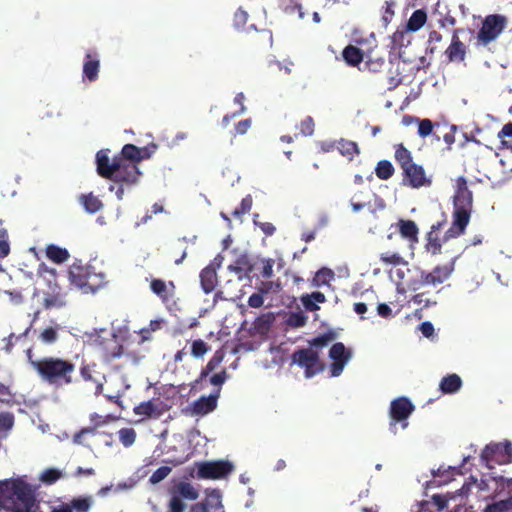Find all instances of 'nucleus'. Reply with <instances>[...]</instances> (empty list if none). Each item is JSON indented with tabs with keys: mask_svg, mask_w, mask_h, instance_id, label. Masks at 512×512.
<instances>
[{
	"mask_svg": "<svg viewBox=\"0 0 512 512\" xmlns=\"http://www.w3.org/2000/svg\"><path fill=\"white\" fill-rule=\"evenodd\" d=\"M36 487L22 478L0 480V512H38Z\"/></svg>",
	"mask_w": 512,
	"mask_h": 512,
	"instance_id": "f03ea898",
	"label": "nucleus"
},
{
	"mask_svg": "<svg viewBox=\"0 0 512 512\" xmlns=\"http://www.w3.org/2000/svg\"><path fill=\"white\" fill-rule=\"evenodd\" d=\"M380 261L384 265H392L394 267L403 266L407 275L408 262L402 257L399 251H387L380 254Z\"/></svg>",
	"mask_w": 512,
	"mask_h": 512,
	"instance_id": "2f4dec72",
	"label": "nucleus"
},
{
	"mask_svg": "<svg viewBox=\"0 0 512 512\" xmlns=\"http://www.w3.org/2000/svg\"><path fill=\"white\" fill-rule=\"evenodd\" d=\"M96 427H85L73 435L72 441L77 445H86V438L96 436Z\"/></svg>",
	"mask_w": 512,
	"mask_h": 512,
	"instance_id": "a18cd8bd",
	"label": "nucleus"
},
{
	"mask_svg": "<svg viewBox=\"0 0 512 512\" xmlns=\"http://www.w3.org/2000/svg\"><path fill=\"white\" fill-rule=\"evenodd\" d=\"M396 228V231L388 235V239L394 240L398 249H412L418 242V226H396Z\"/></svg>",
	"mask_w": 512,
	"mask_h": 512,
	"instance_id": "f3484780",
	"label": "nucleus"
},
{
	"mask_svg": "<svg viewBox=\"0 0 512 512\" xmlns=\"http://www.w3.org/2000/svg\"><path fill=\"white\" fill-rule=\"evenodd\" d=\"M224 352L223 350H217L211 359L206 364L205 368H203L200 372L199 377L192 383L191 388L194 390L202 388V382L208 377V375L214 371L223 361Z\"/></svg>",
	"mask_w": 512,
	"mask_h": 512,
	"instance_id": "cd10ccee",
	"label": "nucleus"
},
{
	"mask_svg": "<svg viewBox=\"0 0 512 512\" xmlns=\"http://www.w3.org/2000/svg\"><path fill=\"white\" fill-rule=\"evenodd\" d=\"M219 396L220 389H215V391L209 396H201L192 403V414L196 416H203L214 411L217 407V400Z\"/></svg>",
	"mask_w": 512,
	"mask_h": 512,
	"instance_id": "b1692460",
	"label": "nucleus"
},
{
	"mask_svg": "<svg viewBox=\"0 0 512 512\" xmlns=\"http://www.w3.org/2000/svg\"><path fill=\"white\" fill-rule=\"evenodd\" d=\"M121 158L126 162L137 163L141 161L140 148L134 144H125L121 150Z\"/></svg>",
	"mask_w": 512,
	"mask_h": 512,
	"instance_id": "ea45409f",
	"label": "nucleus"
},
{
	"mask_svg": "<svg viewBox=\"0 0 512 512\" xmlns=\"http://www.w3.org/2000/svg\"><path fill=\"white\" fill-rule=\"evenodd\" d=\"M151 292L157 296L163 304L173 303L176 297V285L173 281H165L152 277L149 281Z\"/></svg>",
	"mask_w": 512,
	"mask_h": 512,
	"instance_id": "412c9836",
	"label": "nucleus"
},
{
	"mask_svg": "<svg viewBox=\"0 0 512 512\" xmlns=\"http://www.w3.org/2000/svg\"><path fill=\"white\" fill-rule=\"evenodd\" d=\"M315 123L311 116H307L300 122L299 129L303 136H311L314 133Z\"/></svg>",
	"mask_w": 512,
	"mask_h": 512,
	"instance_id": "4d7b16f0",
	"label": "nucleus"
},
{
	"mask_svg": "<svg viewBox=\"0 0 512 512\" xmlns=\"http://www.w3.org/2000/svg\"><path fill=\"white\" fill-rule=\"evenodd\" d=\"M426 21V11L423 9H417L412 13L405 27H407V30L410 32H416L424 26Z\"/></svg>",
	"mask_w": 512,
	"mask_h": 512,
	"instance_id": "f704fd0d",
	"label": "nucleus"
},
{
	"mask_svg": "<svg viewBox=\"0 0 512 512\" xmlns=\"http://www.w3.org/2000/svg\"><path fill=\"white\" fill-rule=\"evenodd\" d=\"M334 273L332 270L328 268L320 269L315 276V281L318 285L327 284L331 279H333Z\"/></svg>",
	"mask_w": 512,
	"mask_h": 512,
	"instance_id": "13d9d810",
	"label": "nucleus"
},
{
	"mask_svg": "<svg viewBox=\"0 0 512 512\" xmlns=\"http://www.w3.org/2000/svg\"><path fill=\"white\" fill-rule=\"evenodd\" d=\"M342 57L347 65L356 67L362 63L364 54L360 48L350 44L343 49Z\"/></svg>",
	"mask_w": 512,
	"mask_h": 512,
	"instance_id": "c756f323",
	"label": "nucleus"
},
{
	"mask_svg": "<svg viewBox=\"0 0 512 512\" xmlns=\"http://www.w3.org/2000/svg\"><path fill=\"white\" fill-rule=\"evenodd\" d=\"M445 54L450 62H461L466 56V46L460 40L458 31L454 30L451 43L445 51Z\"/></svg>",
	"mask_w": 512,
	"mask_h": 512,
	"instance_id": "c85d7f7f",
	"label": "nucleus"
},
{
	"mask_svg": "<svg viewBox=\"0 0 512 512\" xmlns=\"http://www.w3.org/2000/svg\"><path fill=\"white\" fill-rule=\"evenodd\" d=\"M171 409V404L164 401L161 397H153L148 401L139 403L133 411L138 416L146 418H159L165 412Z\"/></svg>",
	"mask_w": 512,
	"mask_h": 512,
	"instance_id": "dca6fc26",
	"label": "nucleus"
},
{
	"mask_svg": "<svg viewBox=\"0 0 512 512\" xmlns=\"http://www.w3.org/2000/svg\"><path fill=\"white\" fill-rule=\"evenodd\" d=\"M473 211V195L468 188L467 179L459 176L456 179L453 195L452 224H468Z\"/></svg>",
	"mask_w": 512,
	"mask_h": 512,
	"instance_id": "423d86ee",
	"label": "nucleus"
},
{
	"mask_svg": "<svg viewBox=\"0 0 512 512\" xmlns=\"http://www.w3.org/2000/svg\"><path fill=\"white\" fill-rule=\"evenodd\" d=\"M46 256L51 261L60 264L69 258V253L65 248L51 244L46 248Z\"/></svg>",
	"mask_w": 512,
	"mask_h": 512,
	"instance_id": "e433bc0d",
	"label": "nucleus"
},
{
	"mask_svg": "<svg viewBox=\"0 0 512 512\" xmlns=\"http://www.w3.org/2000/svg\"><path fill=\"white\" fill-rule=\"evenodd\" d=\"M10 253L8 241V232L5 228H0V258H5Z\"/></svg>",
	"mask_w": 512,
	"mask_h": 512,
	"instance_id": "5fc2aeb1",
	"label": "nucleus"
},
{
	"mask_svg": "<svg viewBox=\"0 0 512 512\" xmlns=\"http://www.w3.org/2000/svg\"><path fill=\"white\" fill-rule=\"evenodd\" d=\"M394 2L391 1V0H386L384 2V5L382 6V22L384 23L385 26H387L393 16H394Z\"/></svg>",
	"mask_w": 512,
	"mask_h": 512,
	"instance_id": "603ef678",
	"label": "nucleus"
},
{
	"mask_svg": "<svg viewBox=\"0 0 512 512\" xmlns=\"http://www.w3.org/2000/svg\"><path fill=\"white\" fill-rule=\"evenodd\" d=\"M197 477L199 479H221L228 476L234 469L227 460L206 461L197 463Z\"/></svg>",
	"mask_w": 512,
	"mask_h": 512,
	"instance_id": "2eb2a0df",
	"label": "nucleus"
},
{
	"mask_svg": "<svg viewBox=\"0 0 512 512\" xmlns=\"http://www.w3.org/2000/svg\"><path fill=\"white\" fill-rule=\"evenodd\" d=\"M508 23V17L503 14H489L485 16L475 36L476 48H483L489 52H493L495 42L505 31Z\"/></svg>",
	"mask_w": 512,
	"mask_h": 512,
	"instance_id": "39448f33",
	"label": "nucleus"
},
{
	"mask_svg": "<svg viewBox=\"0 0 512 512\" xmlns=\"http://www.w3.org/2000/svg\"><path fill=\"white\" fill-rule=\"evenodd\" d=\"M351 356V351L347 350L342 342L333 344L329 350V357L333 360L330 366L331 376L337 377L341 375Z\"/></svg>",
	"mask_w": 512,
	"mask_h": 512,
	"instance_id": "aec40b11",
	"label": "nucleus"
},
{
	"mask_svg": "<svg viewBox=\"0 0 512 512\" xmlns=\"http://www.w3.org/2000/svg\"><path fill=\"white\" fill-rule=\"evenodd\" d=\"M171 468L168 466H161L156 469L149 478L151 484H157L164 480L171 472Z\"/></svg>",
	"mask_w": 512,
	"mask_h": 512,
	"instance_id": "864d4df0",
	"label": "nucleus"
},
{
	"mask_svg": "<svg viewBox=\"0 0 512 512\" xmlns=\"http://www.w3.org/2000/svg\"><path fill=\"white\" fill-rule=\"evenodd\" d=\"M337 149L342 156L349 160H352L356 155L360 153L358 144L356 142L343 138L337 142Z\"/></svg>",
	"mask_w": 512,
	"mask_h": 512,
	"instance_id": "c9c22d12",
	"label": "nucleus"
},
{
	"mask_svg": "<svg viewBox=\"0 0 512 512\" xmlns=\"http://www.w3.org/2000/svg\"><path fill=\"white\" fill-rule=\"evenodd\" d=\"M386 66L387 63L384 58L368 55L363 70H367L371 73H379L382 72Z\"/></svg>",
	"mask_w": 512,
	"mask_h": 512,
	"instance_id": "a19ab883",
	"label": "nucleus"
},
{
	"mask_svg": "<svg viewBox=\"0 0 512 512\" xmlns=\"http://www.w3.org/2000/svg\"><path fill=\"white\" fill-rule=\"evenodd\" d=\"M443 226H431V230L427 233L425 248L432 255L441 253V248L449 240L457 238L465 233L466 226H450L446 231L442 230Z\"/></svg>",
	"mask_w": 512,
	"mask_h": 512,
	"instance_id": "6e6552de",
	"label": "nucleus"
},
{
	"mask_svg": "<svg viewBox=\"0 0 512 512\" xmlns=\"http://www.w3.org/2000/svg\"><path fill=\"white\" fill-rule=\"evenodd\" d=\"M307 316L303 313H292L288 319V323L294 327H302L306 324Z\"/></svg>",
	"mask_w": 512,
	"mask_h": 512,
	"instance_id": "052dcab7",
	"label": "nucleus"
},
{
	"mask_svg": "<svg viewBox=\"0 0 512 512\" xmlns=\"http://www.w3.org/2000/svg\"><path fill=\"white\" fill-rule=\"evenodd\" d=\"M334 339V335L332 333L322 334L311 341H309L310 348H323L327 346Z\"/></svg>",
	"mask_w": 512,
	"mask_h": 512,
	"instance_id": "8fccbe9b",
	"label": "nucleus"
},
{
	"mask_svg": "<svg viewBox=\"0 0 512 512\" xmlns=\"http://www.w3.org/2000/svg\"><path fill=\"white\" fill-rule=\"evenodd\" d=\"M462 380L457 374H449L442 378L439 388L444 394H453L460 390Z\"/></svg>",
	"mask_w": 512,
	"mask_h": 512,
	"instance_id": "473e14b6",
	"label": "nucleus"
},
{
	"mask_svg": "<svg viewBox=\"0 0 512 512\" xmlns=\"http://www.w3.org/2000/svg\"><path fill=\"white\" fill-rule=\"evenodd\" d=\"M511 504L512 503L509 500H500L498 502L488 504L485 507L484 512H506L509 510Z\"/></svg>",
	"mask_w": 512,
	"mask_h": 512,
	"instance_id": "6e6d98bb",
	"label": "nucleus"
},
{
	"mask_svg": "<svg viewBox=\"0 0 512 512\" xmlns=\"http://www.w3.org/2000/svg\"><path fill=\"white\" fill-rule=\"evenodd\" d=\"M80 204L88 213H96L103 207L102 201L93 193L81 194L78 198Z\"/></svg>",
	"mask_w": 512,
	"mask_h": 512,
	"instance_id": "72a5a7b5",
	"label": "nucleus"
},
{
	"mask_svg": "<svg viewBox=\"0 0 512 512\" xmlns=\"http://www.w3.org/2000/svg\"><path fill=\"white\" fill-rule=\"evenodd\" d=\"M414 409L413 403L407 397H399L391 401L389 409L390 430L396 433L397 423H401L402 428L405 429L408 426L407 419Z\"/></svg>",
	"mask_w": 512,
	"mask_h": 512,
	"instance_id": "f8f14e48",
	"label": "nucleus"
},
{
	"mask_svg": "<svg viewBox=\"0 0 512 512\" xmlns=\"http://www.w3.org/2000/svg\"><path fill=\"white\" fill-rule=\"evenodd\" d=\"M481 459L486 464L495 462L498 464L512 463V443L508 440L500 443H490L481 452Z\"/></svg>",
	"mask_w": 512,
	"mask_h": 512,
	"instance_id": "ddd939ff",
	"label": "nucleus"
},
{
	"mask_svg": "<svg viewBox=\"0 0 512 512\" xmlns=\"http://www.w3.org/2000/svg\"><path fill=\"white\" fill-rule=\"evenodd\" d=\"M94 504L92 496H78L69 502L53 506L50 512H89Z\"/></svg>",
	"mask_w": 512,
	"mask_h": 512,
	"instance_id": "5701e85b",
	"label": "nucleus"
},
{
	"mask_svg": "<svg viewBox=\"0 0 512 512\" xmlns=\"http://www.w3.org/2000/svg\"><path fill=\"white\" fill-rule=\"evenodd\" d=\"M227 378V373L225 370L220 373H216L210 377V383L216 387V389L221 390L222 384L225 382Z\"/></svg>",
	"mask_w": 512,
	"mask_h": 512,
	"instance_id": "e2e57ef3",
	"label": "nucleus"
},
{
	"mask_svg": "<svg viewBox=\"0 0 512 512\" xmlns=\"http://www.w3.org/2000/svg\"><path fill=\"white\" fill-rule=\"evenodd\" d=\"M40 276L47 285V289L43 290V307L50 310L65 306L66 294L58 285L54 270L45 269Z\"/></svg>",
	"mask_w": 512,
	"mask_h": 512,
	"instance_id": "0eeeda50",
	"label": "nucleus"
},
{
	"mask_svg": "<svg viewBox=\"0 0 512 512\" xmlns=\"http://www.w3.org/2000/svg\"><path fill=\"white\" fill-rule=\"evenodd\" d=\"M118 434L120 442L125 447H130L136 440V432L133 428H122Z\"/></svg>",
	"mask_w": 512,
	"mask_h": 512,
	"instance_id": "49530a36",
	"label": "nucleus"
},
{
	"mask_svg": "<svg viewBox=\"0 0 512 512\" xmlns=\"http://www.w3.org/2000/svg\"><path fill=\"white\" fill-rule=\"evenodd\" d=\"M432 502L437 507V511H442L448 506V498L444 495L435 494L432 496Z\"/></svg>",
	"mask_w": 512,
	"mask_h": 512,
	"instance_id": "0e129e2a",
	"label": "nucleus"
},
{
	"mask_svg": "<svg viewBox=\"0 0 512 512\" xmlns=\"http://www.w3.org/2000/svg\"><path fill=\"white\" fill-rule=\"evenodd\" d=\"M15 418L11 412L0 413V432H7L14 426Z\"/></svg>",
	"mask_w": 512,
	"mask_h": 512,
	"instance_id": "09e8293b",
	"label": "nucleus"
},
{
	"mask_svg": "<svg viewBox=\"0 0 512 512\" xmlns=\"http://www.w3.org/2000/svg\"><path fill=\"white\" fill-rule=\"evenodd\" d=\"M377 313L380 317L388 319L393 316L391 308L386 303H380L377 306Z\"/></svg>",
	"mask_w": 512,
	"mask_h": 512,
	"instance_id": "774afa93",
	"label": "nucleus"
},
{
	"mask_svg": "<svg viewBox=\"0 0 512 512\" xmlns=\"http://www.w3.org/2000/svg\"><path fill=\"white\" fill-rule=\"evenodd\" d=\"M95 365L84 364L80 367V376L85 382L95 384V394L100 395L103 392V382L95 376Z\"/></svg>",
	"mask_w": 512,
	"mask_h": 512,
	"instance_id": "7c9ffc66",
	"label": "nucleus"
},
{
	"mask_svg": "<svg viewBox=\"0 0 512 512\" xmlns=\"http://www.w3.org/2000/svg\"><path fill=\"white\" fill-rule=\"evenodd\" d=\"M168 512H184L187 508L185 500L194 501L199 493L189 482L180 481L169 490Z\"/></svg>",
	"mask_w": 512,
	"mask_h": 512,
	"instance_id": "1a4fd4ad",
	"label": "nucleus"
},
{
	"mask_svg": "<svg viewBox=\"0 0 512 512\" xmlns=\"http://www.w3.org/2000/svg\"><path fill=\"white\" fill-rule=\"evenodd\" d=\"M228 269L236 274L238 280H242L249 276L252 267L247 261H237L235 265H229Z\"/></svg>",
	"mask_w": 512,
	"mask_h": 512,
	"instance_id": "c03bdc74",
	"label": "nucleus"
},
{
	"mask_svg": "<svg viewBox=\"0 0 512 512\" xmlns=\"http://www.w3.org/2000/svg\"><path fill=\"white\" fill-rule=\"evenodd\" d=\"M221 261L217 262V258L206 266L200 272V283L204 293L209 294L214 291L218 283L217 268L220 267Z\"/></svg>",
	"mask_w": 512,
	"mask_h": 512,
	"instance_id": "a878e982",
	"label": "nucleus"
},
{
	"mask_svg": "<svg viewBox=\"0 0 512 512\" xmlns=\"http://www.w3.org/2000/svg\"><path fill=\"white\" fill-rule=\"evenodd\" d=\"M264 303V298L262 293H253L248 298V305L252 308H260Z\"/></svg>",
	"mask_w": 512,
	"mask_h": 512,
	"instance_id": "69168bd1",
	"label": "nucleus"
},
{
	"mask_svg": "<svg viewBox=\"0 0 512 512\" xmlns=\"http://www.w3.org/2000/svg\"><path fill=\"white\" fill-rule=\"evenodd\" d=\"M61 477H62L61 471L54 469V468H49V469H46L42 473L40 479L42 482H44L46 484H53L57 480H59Z\"/></svg>",
	"mask_w": 512,
	"mask_h": 512,
	"instance_id": "3c124183",
	"label": "nucleus"
},
{
	"mask_svg": "<svg viewBox=\"0 0 512 512\" xmlns=\"http://www.w3.org/2000/svg\"><path fill=\"white\" fill-rule=\"evenodd\" d=\"M109 149H102L96 154L97 173L106 179H110L115 174V170L119 167L120 156H115L110 160Z\"/></svg>",
	"mask_w": 512,
	"mask_h": 512,
	"instance_id": "4be33fe9",
	"label": "nucleus"
},
{
	"mask_svg": "<svg viewBox=\"0 0 512 512\" xmlns=\"http://www.w3.org/2000/svg\"><path fill=\"white\" fill-rule=\"evenodd\" d=\"M375 172L379 179L388 180L393 176L395 169L390 161L381 160L378 162Z\"/></svg>",
	"mask_w": 512,
	"mask_h": 512,
	"instance_id": "79ce46f5",
	"label": "nucleus"
},
{
	"mask_svg": "<svg viewBox=\"0 0 512 512\" xmlns=\"http://www.w3.org/2000/svg\"><path fill=\"white\" fill-rule=\"evenodd\" d=\"M454 271V260L445 265L436 266L431 272L420 269H407L405 275L403 268L396 269L397 286L402 289L417 291L424 286H436L446 281Z\"/></svg>",
	"mask_w": 512,
	"mask_h": 512,
	"instance_id": "7ed1b4c3",
	"label": "nucleus"
},
{
	"mask_svg": "<svg viewBox=\"0 0 512 512\" xmlns=\"http://www.w3.org/2000/svg\"><path fill=\"white\" fill-rule=\"evenodd\" d=\"M403 123L405 125L417 124V134L421 138L433 137L436 141H440L439 131L441 129L440 123H434L428 118H418L414 116L406 115L403 117Z\"/></svg>",
	"mask_w": 512,
	"mask_h": 512,
	"instance_id": "6ab92c4d",
	"label": "nucleus"
},
{
	"mask_svg": "<svg viewBox=\"0 0 512 512\" xmlns=\"http://www.w3.org/2000/svg\"><path fill=\"white\" fill-rule=\"evenodd\" d=\"M248 17H249V15L245 10H243L242 8L237 9V11L234 14V19H233L235 27H237V28L244 27L245 24L247 23Z\"/></svg>",
	"mask_w": 512,
	"mask_h": 512,
	"instance_id": "bf43d9fd",
	"label": "nucleus"
},
{
	"mask_svg": "<svg viewBox=\"0 0 512 512\" xmlns=\"http://www.w3.org/2000/svg\"><path fill=\"white\" fill-rule=\"evenodd\" d=\"M26 357L39 379L49 386L63 388L76 380V365L68 358L54 355L36 357L31 348L26 350Z\"/></svg>",
	"mask_w": 512,
	"mask_h": 512,
	"instance_id": "f257e3e1",
	"label": "nucleus"
},
{
	"mask_svg": "<svg viewBox=\"0 0 512 512\" xmlns=\"http://www.w3.org/2000/svg\"><path fill=\"white\" fill-rule=\"evenodd\" d=\"M250 127H251V120L244 119V120L239 121L235 125V132H236V134L243 135L249 130Z\"/></svg>",
	"mask_w": 512,
	"mask_h": 512,
	"instance_id": "338daca9",
	"label": "nucleus"
},
{
	"mask_svg": "<svg viewBox=\"0 0 512 512\" xmlns=\"http://www.w3.org/2000/svg\"><path fill=\"white\" fill-rule=\"evenodd\" d=\"M209 350L210 346L202 339H196L191 342L190 354L194 358H202Z\"/></svg>",
	"mask_w": 512,
	"mask_h": 512,
	"instance_id": "37998d69",
	"label": "nucleus"
},
{
	"mask_svg": "<svg viewBox=\"0 0 512 512\" xmlns=\"http://www.w3.org/2000/svg\"><path fill=\"white\" fill-rule=\"evenodd\" d=\"M408 32L407 27L396 30L392 35L393 44L399 47L408 45L410 43V40L407 38Z\"/></svg>",
	"mask_w": 512,
	"mask_h": 512,
	"instance_id": "de8ad7c7",
	"label": "nucleus"
},
{
	"mask_svg": "<svg viewBox=\"0 0 512 512\" xmlns=\"http://www.w3.org/2000/svg\"><path fill=\"white\" fill-rule=\"evenodd\" d=\"M274 260L267 259L262 261L260 274L263 278H271L273 275Z\"/></svg>",
	"mask_w": 512,
	"mask_h": 512,
	"instance_id": "680f3d73",
	"label": "nucleus"
},
{
	"mask_svg": "<svg viewBox=\"0 0 512 512\" xmlns=\"http://www.w3.org/2000/svg\"><path fill=\"white\" fill-rule=\"evenodd\" d=\"M291 360L292 363L304 369L306 378H312L325 368L324 363L320 360L319 352L312 348H302L294 351Z\"/></svg>",
	"mask_w": 512,
	"mask_h": 512,
	"instance_id": "9d476101",
	"label": "nucleus"
},
{
	"mask_svg": "<svg viewBox=\"0 0 512 512\" xmlns=\"http://www.w3.org/2000/svg\"><path fill=\"white\" fill-rule=\"evenodd\" d=\"M94 346L105 364H110L115 359L120 358L124 352L123 345L114 333H108L106 336L98 335L94 340Z\"/></svg>",
	"mask_w": 512,
	"mask_h": 512,
	"instance_id": "9b49d317",
	"label": "nucleus"
},
{
	"mask_svg": "<svg viewBox=\"0 0 512 512\" xmlns=\"http://www.w3.org/2000/svg\"><path fill=\"white\" fill-rule=\"evenodd\" d=\"M190 512H225L220 493L212 491L207 494L202 502L190 506Z\"/></svg>",
	"mask_w": 512,
	"mask_h": 512,
	"instance_id": "393cba45",
	"label": "nucleus"
},
{
	"mask_svg": "<svg viewBox=\"0 0 512 512\" xmlns=\"http://www.w3.org/2000/svg\"><path fill=\"white\" fill-rule=\"evenodd\" d=\"M69 279L73 285L80 288L83 292H95L97 284L95 282L96 274L90 271V267L74 263L69 268Z\"/></svg>",
	"mask_w": 512,
	"mask_h": 512,
	"instance_id": "4468645a",
	"label": "nucleus"
},
{
	"mask_svg": "<svg viewBox=\"0 0 512 512\" xmlns=\"http://www.w3.org/2000/svg\"><path fill=\"white\" fill-rule=\"evenodd\" d=\"M394 159L402 170V184L412 189L428 188L433 183V176L422 165L413 161V156L403 143L394 145Z\"/></svg>",
	"mask_w": 512,
	"mask_h": 512,
	"instance_id": "20e7f679",
	"label": "nucleus"
},
{
	"mask_svg": "<svg viewBox=\"0 0 512 512\" xmlns=\"http://www.w3.org/2000/svg\"><path fill=\"white\" fill-rule=\"evenodd\" d=\"M252 204H253V199H252V196L251 195H247L245 196L239 207H236L234 208L233 210L230 211V214L232 215V217L235 219V220H239V221H244L243 220V216L246 214V213H249L251 208H252Z\"/></svg>",
	"mask_w": 512,
	"mask_h": 512,
	"instance_id": "58836bf2",
	"label": "nucleus"
},
{
	"mask_svg": "<svg viewBox=\"0 0 512 512\" xmlns=\"http://www.w3.org/2000/svg\"><path fill=\"white\" fill-rule=\"evenodd\" d=\"M100 71V60L96 53H87L83 62V80L95 82Z\"/></svg>",
	"mask_w": 512,
	"mask_h": 512,
	"instance_id": "bb28decb",
	"label": "nucleus"
},
{
	"mask_svg": "<svg viewBox=\"0 0 512 512\" xmlns=\"http://www.w3.org/2000/svg\"><path fill=\"white\" fill-rule=\"evenodd\" d=\"M59 330V325L46 327L40 332L38 338L42 343L46 345H53L59 339Z\"/></svg>",
	"mask_w": 512,
	"mask_h": 512,
	"instance_id": "4c0bfd02",
	"label": "nucleus"
},
{
	"mask_svg": "<svg viewBox=\"0 0 512 512\" xmlns=\"http://www.w3.org/2000/svg\"><path fill=\"white\" fill-rule=\"evenodd\" d=\"M140 175L141 172L135 163L126 162L121 158L119 167L115 170V174L111 177V180L131 187L138 182Z\"/></svg>",
	"mask_w": 512,
	"mask_h": 512,
	"instance_id": "a211bd4d",
	"label": "nucleus"
}]
</instances>
